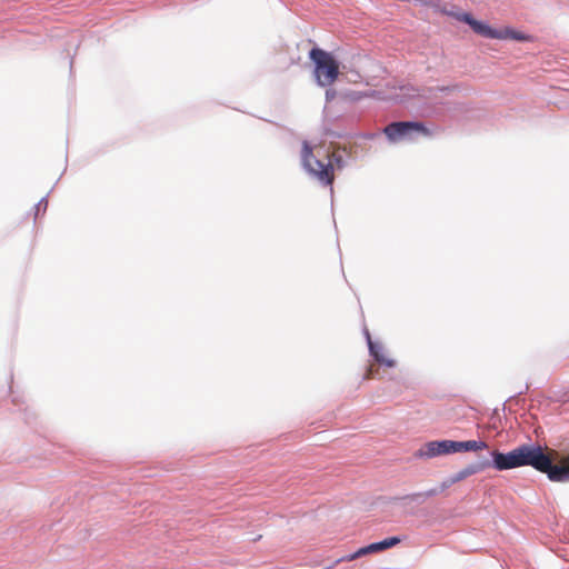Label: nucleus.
<instances>
[{
	"label": "nucleus",
	"instance_id": "obj_1",
	"mask_svg": "<svg viewBox=\"0 0 569 569\" xmlns=\"http://www.w3.org/2000/svg\"><path fill=\"white\" fill-rule=\"evenodd\" d=\"M301 162L305 170L326 187L333 184L335 171L345 166L339 150L330 148L323 150L320 146L311 147L307 141L302 144Z\"/></svg>",
	"mask_w": 569,
	"mask_h": 569
},
{
	"label": "nucleus",
	"instance_id": "obj_2",
	"mask_svg": "<svg viewBox=\"0 0 569 569\" xmlns=\"http://www.w3.org/2000/svg\"><path fill=\"white\" fill-rule=\"evenodd\" d=\"M521 466H531L536 470L546 473L553 482L569 481V455L562 457L553 465V450L543 449L541 446L522 445L518 447Z\"/></svg>",
	"mask_w": 569,
	"mask_h": 569
},
{
	"label": "nucleus",
	"instance_id": "obj_3",
	"mask_svg": "<svg viewBox=\"0 0 569 569\" xmlns=\"http://www.w3.org/2000/svg\"><path fill=\"white\" fill-rule=\"evenodd\" d=\"M310 59L315 62V78L319 86L329 87L333 84L339 76V64L327 51L313 48L310 51Z\"/></svg>",
	"mask_w": 569,
	"mask_h": 569
},
{
	"label": "nucleus",
	"instance_id": "obj_4",
	"mask_svg": "<svg viewBox=\"0 0 569 569\" xmlns=\"http://www.w3.org/2000/svg\"><path fill=\"white\" fill-rule=\"evenodd\" d=\"M383 133L391 142L400 140H412L415 136L430 137L432 132L422 122L418 121H398L391 122L383 129Z\"/></svg>",
	"mask_w": 569,
	"mask_h": 569
},
{
	"label": "nucleus",
	"instance_id": "obj_5",
	"mask_svg": "<svg viewBox=\"0 0 569 569\" xmlns=\"http://www.w3.org/2000/svg\"><path fill=\"white\" fill-rule=\"evenodd\" d=\"M400 541H401V539L399 537H390L382 541L370 543L366 547L358 549L356 552H353L351 555H348L343 558L338 559L336 561V563H339L341 561H352L362 556H367L369 553H375V552H380V551L387 550L389 548L397 546Z\"/></svg>",
	"mask_w": 569,
	"mask_h": 569
},
{
	"label": "nucleus",
	"instance_id": "obj_6",
	"mask_svg": "<svg viewBox=\"0 0 569 569\" xmlns=\"http://www.w3.org/2000/svg\"><path fill=\"white\" fill-rule=\"evenodd\" d=\"M452 16L457 20L468 23L476 33L485 38L499 39L500 37L503 36L502 33H500V30L492 29L487 23L473 19V17L470 13L462 12Z\"/></svg>",
	"mask_w": 569,
	"mask_h": 569
},
{
	"label": "nucleus",
	"instance_id": "obj_7",
	"mask_svg": "<svg viewBox=\"0 0 569 569\" xmlns=\"http://www.w3.org/2000/svg\"><path fill=\"white\" fill-rule=\"evenodd\" d=\"M492 458H493V466L497 470H508V469L522 467L521 466L522 461L519 458L518 447L508 453L493 451Z\"/></svg>",
	"mask_w": 569,
	"mask_h": 569
},
{
	"label": "nucleus",
	"instance_id": "obj_8",
	"mask_svg": "<svg viewBox=\"0 0 569 569\" xmlns=\"http://www.w3.org/2000/svg\"><path fill=\"white\" fill-rule=\"evenodd\" d=\"M451 440L430 441L425 445L421 456L433 458L452 453Z\"/></svg>",
	"mask_w": 569,
	"mask_h": 569
},
{
	"label": "nucleus",
	"instance_id": "obj_9",
	"mask_svg": "<svg viewBox=\"0 0 569 569\" xmlns=\"http://www.w3.org/2000/svg\"><path fill=\"white\" fill-rule=\"evenodd\" d=\"M489 466H490V462L488 460L468 465L465 468H462L461 470H459L458 472H456L450 478L449 482H450V485L460 482V481L467 479L468 477L473 476V475L485 470Z\"/></svg>",
	"mask_w": 569,
	"mask_h": 569
},
{
	"label": "nucleus",
	"instance_id": "obj_10",
	"mask_svg": "<svg viewBox=\"0 0 569 569\" xmlns=\"http://www.w3.org/2000/svg\"><path fill=\"white\" fill-rule=\"evenodd\" d=\"M366 337H367V341H368L370 353L373 356L375 360L379 365H382V366H386V367H389V368L395 367L396 366V361L393 359L388 358L385 355V352L382 350V347L380 345H378V343H375L371 340V336H370L368 330L366 331Z\"/></svg>",
	"mask_w": 569,
	"mask_h": 569
},
{
	"label": "nucleus",
	"instance_id": "obj_11",
	"mask_svg": "<svg viewBox=\"0 0 569 569\" xmlns=\"http://www.w3.org/2000/svg\"><path fill=\"white\" fill-rule=\"evenodd\" d=\"M452 453L467 452V451H479L488 448L487 442L477 440L467 441H453L451 440Z\"/></svg>",
	"mask_w": 569,
	"mask_h": 569
},
{
	"label": "nucleus",
	"instance_id": "obj_12",
	"mask_svg": "<svg viewBox=\"0 0 569 569\" xmlns=\"http://www.w3.org/2000/svg\"><path fill=\"white\" fill-rule=\"evenodd\" d=\"M500 33H502L505 36L500 37L499 39H515V40H518V41H525V40L529 39L523 33L515 31V30H511L509 28H505V29L500 30Z\"/></svg>",
	"mask_w": 569,
	"mask_h": 569
},
{
	"label": "nucleus",
	"instance_id": "obj_13",
	"mask_svg": "<svg viewBox=\"0 0 569 569\" xmlns=\"http://www.w3.org/2000/svg\"><path fill=\"white\" fill-rule=\"evenodd\" d=\"M377 375H378V369H376L373 366H370L365 376V379H373L377 377Z\"/></svg>",
	"mask_w": 569,
	"mask_h": 569
},
{
	"label": "nucleus",
	"instance_id": "obj_14",
	"mask_svg": "<svg viewBox=\"0 0 569 569\" xmlns=\"http://www.w3.org/2000/svg\"><path fill=\"white\" fill-rule=\"evenodd\" d=\"M435 493H436V491H435V490H430V491H428V492H426V493H421V492H420V493H416V495H413V498L428 497V496H432V495H435Z\"/></svg>",
	"mask_w": 569,
	"mask_h": 569
},
{
	"label": "nucleus",
	"instance_id": "obj_15",
	"mask_svg": "<svg viewBox=\"0 0 569 569\" xmlns=\"http://www.w3.org/2000/svg\"><path fill=\"white\" fill-rule=\"evenodd\" d=\"M40 204H41V202L38 203L37 207H36L37 212L40 210Z\"/></svg>",
	"mask_w": 569,
	"mask_h": 569
}]
</instances>
